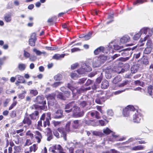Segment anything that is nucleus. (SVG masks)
I'll return each instance as SVG.
<instances>
[{
    "mask_svg": "<svg viewBox=\"0 0 153 153\" xmlns=\"http://www.w3.org/2000/svg\"><path fill=\"white\" fill-rule=\"evenodd\" d=\"M40 118H41V120L44 121L43 126L44 127H46L47 126H50V121L51 120L50 112L43 113L41 116Z\"/></svg>",
    "mask_w": 153,
    "mask_h": 153,
    "instance_id": "obj_1",
    "label": "nucleus"
},
{
    "mask_svg": "<svg viewBox=\"0 0 153 153\" xmlns=\"http://www.w3.org/2000/svg\"><path fill=\"white\" fill-rule=\"evenodd\" d=\"M72 116L73 117L79 118L82 117L84 114V112L83 111H81L79 107L77 106L76 104L73 110Z\"/></svg>",
    "mask_w": 153,
    "mask_h": 153,
    "instance_id": "obj_2",
    "label": "nucleus"
},
{
    "mask_svg": "<svg viewBox=\"0 0 153 153\" xmlns=\"http://www.w3.org/2000/svg\"><path fill=\"white\" fill-rule=\"evenodd\" d=\"M34 102L36 104L41 105L47 109L46 100L43 95L37 96L35 98Z\"/></svg>",
    "mask_w": 153,
    "mask_h": 153,
    "instance_id": "obj_3",
    "label": "nucleus"
},
{
    "mask_svg": "<svg viewBox=\"0 0 153 153\" xmlns=\"http://www.w3.org/2000/svg\"><path fill=\"white\" fill-rule=\"evenodd\" d=\"M32 124V122L28 114H26L24 116L22 122L20 123V125L19 126H22L23 124H26V125H25L24 127H26L27 126L29 127Z\"/></svg>",
    "mask_w": 153,
    "mask_h": 153,
    "instance_id": "obj_4",
    "label": "nucleus"
},
{
    "mask_svg": "<svg viewBox=\"0 0 153 153\" xmlns=\"http://www.w3.org/2000/svg\"><path fill=\"white\" fill-rule=\"evenodd\" d=\"M76 105L75 102L72 101L66 104L65 107V111L66 113L71 112L73 111V108H74Z\"/></svg>",
    "mask_w": 153,
    "mask_h": 153,
    "instance_id": "obj_5",
    "label": "nucleus"
},
{
    "mask_svg": "<svg viewBox=\"0 0 153 153\" xmlns=\"http://www.w3.org/2000/svg\"><path fill=\"white\" fill-rule=\"evenodd\" d=\"M135 108L132 105H128L123 111V114L125 117H128L129 115V113L131 111H134Z\"/></svg>",
    "mask_w": 153,
    "mask_h": 153,
    "instance_id": "obj_6",
    "label": "nucleus"
},
{
    "mask_svg": "<svg viewBox=\"0 0 153 153\" xmlns=\"http://www.w3.org/2000/svg\"><path fill=\"white\" fill-rule=\"evenodd\" d=\"M34 138L37 143H40L42 138L41 133L38 131H36L34 132Z\"/></svg>",
    "mask_w": 153,
    "mask_h": 153,
    "instance_id": "obj_7",
    "label": "nucleus"
},
{
    "mask_svg": "<svg viewBox=\"0 0 153 153\" xmlns=\"http://www.w3.org/2000/svg\"><path fill=\"white\" fill-rule=\"evenodd\" d=\"M57 130L61 134V136L63 137L65 141L67 140V136L68 131L63 127H59Z\"/></svg>",
    "mask_w": 153,
    "mask_h": 153,
    "instance_id": "obj_8",
    "label": "nucleus"
},
{
    "mask_svg": "<svg viewBox=\"0 0 153 153\" xmlns=\"http://www.w3.org/2000/svg\"><path fill=\"white\" fill-rule=\"evenodd\" d=\"M36 39V33H32L29 40V45L31 46H34L35 45V42Z\"/></svg>",
    "mask_w": 153,
    "mask_h": 153,
    "instance_id": "obj_9",
    "label": "nucleus"
},
{
    "mask_svg": "<svg viewBox=\"0 0 153 153\" xmlns=\"http://www.w3.org/2000/svg\"><path fill=\"white\" fill-rule=\"evenodd\" d=\"M30 119L32 120H35L38 119L39 118V113L38 111H35L33 112L28 115Z\"/></svg>",
    "mask_w": 153,
    "mask_h": 153,
    "instance_id": "obj_10",
    "label": "nucleus"
},
{
    "mask_svg": "<svg viewBox=\"0 0 153 153\" xmlns=\"http://www.w3.org/2000/svg\"><path fill=\"white\" fill-rule=\"evenodd\" d=\"M107 99L105 96H100V97H97L95 100V102L97 104H101L105 102Z\"/></svg>",
    "mask_w": 153,
    "mask_h": 153,
    "instance_id": "obj_11",
    "label": "nucleus"
},
{
    "mask_svg": "<svg viewBox=\"0 0 153 153\" xmlns=\"http://www.w3.org/2000/svg\"><path fill=\"white\" fill-rule=\"evenodd\" d=\"M66 89V88L65 87H62L60 88V90L62 92L64 96L66 99L67 98H68L71 95V93L68 91L65 90Z\"/></svg>",
    "mask_w": 153,
    "mask_h": 153,
    "instance_id": "obj_12",
    "label": "nucleus"
},
{
    "mask_svg": "<svg viewBox=\"0 0 153 153\" xmlns=\"http://www.w3.org/2000/svg\"><path fill=\"white\" fill-rule=\"evenodd\" d=\"M17 80L15 83V84L18 85L19 83H23L25 82V80L23 77L19 75L16 76Z\"/></svg>",
    "mask_w": 153,
    "mask_h": 153,
    "instance_id": "obj_13",
    "label": "nucleus"
},
{
    "mask_svg": "<svg viewBox=\"0 0 153 153\" xmlns=\"http://www.w3.org/2000/svg\"><path fill=\"white\" fill-rule=\"evenodd\" d=\"M101 64L100 62L99 59L97 57H95L93 59L92 62V65L93 67L96 68L100 66Z\"/></svg>",
    "mask_w": 153,
    "mask_h": 153,
    "instance_id": "obj_14",
    "label": "nucleus"
},
{
    "mask_svg": "<svg viewBox=\"0 0 153 153\" xmlns=\"http://www.w3.org/2000/svg\"><path fill=\"white\" fill-rule=\"evenodd\" d=\"M131 49V48H128L126 49L121 51L119 52V53H120V55L126 56L129 55L130 53L129 51Z\"/></svg>",
    "mask_w": 153,
    "mask_h": 153,
    "instance_id": "obj_15",
    "label": "nucleus"
},
{
    "mask_svg": "<svg viewBox=\"0 0 153 153\" xmlns=\"http://www.w3.org/2000/svg\"><path fill=\"white\" fill-rule=\"evenodd\" d=\"M141 117L139 114H135L133 116V121L134 123H138L140 122Z\"/></svg>",
    "mask_w": 153,
    "mask_h": 153,
    "instance_id": "obj_16",
    "label": "nucleus"
},
{
    "mask_svg": "<svg viewBox=\"0 0 153 153\" xmlns=\"http://www.w3.org/2000/svg\"><path fill=\"white\" fill-rule=\"evenodd\" d=\"M91 89L90 87H88L87 88H85L83 86L81 87L79 89L76 90V92L75 93V94H79L83 92L86 91L88 90H90Z\"/></svg>",
    "mask_w": 153,
    "mask_h": 153,
    "instance_id": "obj_17",
    "label": "nucleus"
},
{
    "mask_svg": "<svg viewBox=\"0 0 153 153\" xmlns=\"http://www.w3.org/2000/svg\"><path fill=\"white\" fill-rule=\"evenodd\" d=\"M63 116V111L61 110H57L54 114V117L55 118H60Z\"/></svg>",
    "mask_w": 153,
    "mask_h": 153,
    "instance_id": "obj_18",
    "label": "nucleus"
},
{
    "mask_svg": "<svg viewBox=\"0 0 153 153\" xmlns=\"http://www.w3.org/2000/svg\"><path fill=\"white\" fill-rule=\"evenodd\" d=\"M105 50V48L102 46H100L96 49L94 52L95 55H97L101 53H103Z\"/></svg>",
    "mask_w": 153,
    "mask_h": 153,
    "instance_id": "obj_19",
    "label": "nucleus"
},
{
    "mask_svg": "<svg viewBox=\"0 0 153 153\" xmlns=\"http://www.w3.org/2000/svg\"><path fill=\"white\" fill-rule=\"evenodd\" d=\"M80 120H74L72 123V127L73 129H77L79 127V122Z\"/></svg>",
    "mask_w": 153,
    "mask_h": 153,
    "instance_id": "obj_20",
    "label": "nucleus"
},
{
    "mask_svg": "<svg viewBox=\"0 0 153 153\" xmlns=\"http://www.w3.org/2000/svg\"><path fill=\"white\" fill-rule=\"evenodd\" d=\"M90 115L92 117L95 116V118L98 119L101 118L100 113L96 111H92L90 112Z\"/></svg>",
    "mask_w": 153,
    "mask_h": 153,
    "instance_id": "obj_21",
    "label": "nucleus"
},
{
    "mask_svg": "<svg viewBox=\"0 0 153 153\" xmlns=\"http://www.w3.org/2000/svg\"><path fill=\"white\" fill-rule=\"evenodd\" d=\"M99 59L100 62L101 64H102L105 63L107 59V56L104 55H100L98 56H97Z\"/></svg>",
    "mask_w": 153,
    "mask_h": 153,
    "instance_id": "obj_22",
    "label": "nucleus"
},
{
    "mask_svg": "<svg viewBox=\"0 0 153 153\" xmlns=\"http://www.w3.org/2000/svg\"><path fill=\"white\" fill-rule=\"evenodd\" d=\"M130 40V37L128 36H124L120 39V42L121 44H125L129 42Z\"/></svg>",
    "mask_w": 153,
    "mask_h": 153,
    "instance_id": "obj_23",
    "label": "nucleus"
},
{
    "mask_svg": "<svg viewBox=\"0 0 153 153\" xmlns=\"http://www.w3.org/2000/svg\"><path fill=\"white\" fill-rule=\"evenodd\" d=\"M141 63L143 64L147 65L149 63V60L146 56H143L141 59Z\"/></svg>",
    "mask_w": 153,
    "mask_h": 153,
    "instance_id": "obj_24",
    "label": "nucleus"
},
{
    "mask_svg": "<svg viewBox=\"0 0 153 153\" xmlns=\"http://www.w3.org/2000/svg\"><path fill=\"white\" fill-rule=\"evenodd\" d=\"M65 54H54L52 57V59L58 60L62 58H63L65 55Z\"/></svg>",
    "mask_w": 153,
    "mask_h": 153,
    "instance_id": "obj_25",
    "label": "nucleus"
},
{
    "mask_svg": "<svg viewBox=\"0 0 153 153\" xmlns=\"http://www.w3.org/2000/svg\"><path fill=\"white\" fill-rule=\"evenodd\" d=\"M39 104H37L36 103L33 105V108L35 109H40V110H46L47 109L45 108L42 106L41 105H39Z\"/></svg>",
    "mask_w": 153,
    "mask_h": 153,
    "instance_id": "obj_26",
    "label": "nucleus"
},
{
    "mask_svg": "<svg viewBox=\"0 0 153 153\" xmlns=\"http://www.w3.org/2000/svg\"><path fill=\"white\" fill-rule=\"evenodd\" d=\"M109 86V83L108 81L106 80H103L101 83V87L102 88L106 89Z\"/></svg>",
    "mask_w": 153,
    "mask_h": 153,
    "instance_id": "obj_27",
    "label": "nucleus"
},
{
    "mask_svg": "<svg viewBox=\"0 0 153 153\" xmlns=\"http://www.w3.org/2000/svg\"><path fill=\"white\" fill-rule=\"evenodd\" d=\"M38 148V147L37 145L36 144H34L29 147V151L30 152L33 151L35 152L37 150Z\"/></svg>",
    "mask_w": 153,
    "mask_h": 153,
    "instance_id": "obj_28",
    "label": "nucleus"
},
{
    "mask_svg": "<svg viewBox=\"0 0 153 153\" xmlns=\"http://www.w3.org/2000/svg\"><path fill=\"white\" fill-rule=\"evenodd\" d=\"M11 16L10 13L6 14L4 16V21L7 22H10L12 20Z\"/></svg>",
    "mask_w": 153,
    "mask_h": 153,
    "instance_id": "obj_29",
    "label": "nucleus"
},
{
    "mask_svg": "<svg viewBox=\"0 0 153 153\" xmlns=\"http://www.w3.org/2000/svg\"><path fill=\"white\" fill-rule=\"evenodd\" d=\"M144 147L142 145H138L132 147L131 149L132 151H137L143 149Z\"/></svg>",
    "mask_w": 153,
    "mask_h": 153,
    "instance_id": "obj_30",
    "label": "nucleus"
},
{
    "mask_svg": "<svg viewBox=\"0 0 153 153\" xmlns=\"http://www.w3.org/2000/svg\"><path fill=\"white\" fill-rule=\"evenodd\" d=\"M121 80V77L120 75H118L114 78L112 82L114 84H116Z\"/></svg>",
    "mask_w": 153,
    "mask_h": 153,
    "instance_id": "obj_31",
    "label": "nucleus"
},
{
    "mask_svg": "<svg viewBox=\"0 0 153 153\" xmlns=\"http://www.w3.org/2000/svg\"><path fill=\"white\" fill-rule=\"evenodd\" d=\"M18 68L20 71H23L25 70L26 68V65L23 63H19V64Z\"/></svg>",
    "mask_w": 153,
    "mask_h": 153,
    "instance_id": "obj_32",
    "label": "nucleus"
},
{
    "mask_svg": "<svg viewBox=\"0 0 153 153\" xmlns=\"http://www.w3.org/2000/svg\"><path fill=\"white\" fill-rule=\"evenodd\" d=\"M26 135L28 137L30 138L32 140L34 138V134H33L30 130L27 131L26 133Z\"/></svg>",
    "mask_w": 153,
    "mask_h": 153,
    "instance_id": "obj_33",
    "label": "nucleus"
},
{
    "mask_svg": "<svg viewBox=\"0 0 153 153\" xmlns=\"http://www.w3.org/2000/svg\"><path fill=\"white\" fill-rule=\"evenodd\" d=\"M46 135L47 137V140L48 141H50L53 138V136L51 131L47 132Z\"/></svg>",
    "mask_w": 153,
    "mask_h": 153,
    "instance_id": "obj_34",
    "label": "nucleus"
},
{
    "mask_svg": "<svg viewBox=\"0 0 153 153\" xmlns=\"http://www.w3.org/2000/svg\"><path fill=\"white\" fill-rule=\"evenodd\" d=\"M114 15L113 14H111L108 15L107 19L108 20L107 22V24H108L114 21Z\"/></svg>",
    "mask_w": 153,
    "mask_h": 153,
    "instance_id": "obj_35",
    "label": "nucleus"
},
{
    "mask_svg": "<svg viewBox=\"0 0 153 153\" xmlns=\"http://www.w3.org/2000/svg\"><path fill=\"white\" fill-rule=\"evenodd\" d=\"M67 87L72 91L73 94H74V91L76 89V87L74 86L73 84L69 83L68 84Z\"/></svg>",
    "mask_w": 153,
    "mask_h": 153,
    "instance_id": "obj_36",
    "label": "nucleus"
},
{
    "mask_svg": "<svg viewBox=\"0 0 153 153\" xmlns=\"http://www.w3.org/2000/svg\"><path fill=\"white\" fill-rule=\"evenodd\" d=\"M88 105V102L87 101H81L79 103V105L82 108H84Z\"/></svg>",
    "mask_w": 153,
    "mask_h": 153,
    "instance_id": "obj_37",
    "label": "nucleus"
},
{
    "mask_svg": "<svg viewBox=\"0 0 153 153\" xmlns=\"http://www.w3.org/2000/svg\"><path fill=\"white\" fill-rule=\"evenodd\" d=\"M57 97L58 98L63 100H65L66 99L64 96L63 93L62 92H59L57 95Z\"/></svg>",
    "mask_w": 153,
    "mask_h": 153,
    "instance_id": "obj_38",
    "label": "nucleus"
},
{
    "mask_svg": "<svg viewBox=\"0 0 153 153\" xmlns=\"http://www.w3.org/2000/svg\"><path fill=\"white\" fill-rule=\"evenodd\" d=\"M47 99L48 100H52V101H55V95L53 94H49L46 97Z\"/></svg>",
    "mask_w": 153,
    "mask_h": 153,
    "instance_id": "obj_39",
    "label": "nucleus"
},
{
    "mask_svg": "<svg viewBox=\"0 0 153 153\" xmlns=\"http://www.w3.org/2000/svg\"><path fill=\"white\" fill-rule=\"evenodd\" d=\"M71 124V121H69L67 122L65 126V129L68 131V132L70 131V126Z\"/></svg>",
    "mask_w": 153,
    "mask_h": 153,
    "instance_id": "obj_40",
    "label": "nucleus"
},
{
    "mask_svg": "<svg viewBox=\"0 0 153 153\" xmlns=\"http://www.w3.org/2000/svg\"><path fill=\"white\" fill-rule=\"evenodd\" d=\"M152 50V48L151 47H147L144 51V53L148 54L150 53Z\"/></svg>",
    "mask_w": 153,
    "mask_h": 153,
    "instance_id": "obj_41",
    "label": "nucleus"
},
{
    "mask_svg": "<svg viewBox=\"0 0 153 153\" xmlns=\"http://www.w3.org/2000/svg\"><path fill=\"white\" fill-rule=\"evenodd\" d=\"M153 89V87L152 85H150L148 87L147 92L150 96H152V91Z\"/></svg>",
    "mask_w": 153,
    "mask_h": 153,
    "instance_id": "obj_42",
    "label": "nucleus"
},
{
    "mask_svg": "<svg viewBox=\"0 0 153 153\" xmlns=\"http://www.w3.org/2000/svg\"><path fill=\"white\" fill-rule=\"evenodd\" d=\"M147 0H137L134 2L133 4L135 5H138L140 4H142L144 2H147Z\"/></svg>",
    "mask_w": 153,
    "mask_h": 153,
    "instance_id": "obj_43",
    "label": "nucleus"
},
{
    "mask_svg": "<svg viewBox=\"0 0 153 153\" xmlns=\"http://www.w3.org/2000/svg\"><path fill=\"white\" fill-rule=\"evenodd\" d=\"M58 147V145H55L54 146H52L50 148V150H51V151L53 153H56V152L55 151L56 150H57V148Z\"/></svg>",
    "mask_w": 153,
    "mask_h": 153,
    "instance_id": "obj_44",
    "label": "nucleus"
},
{
    "mask_svg": "<svg viewBox=\"0 0 153 153\" xmlns=\"http://www.w3.org/2000/svg\"><path fill=\"white\" fill-rule=\"evenodd\" d=\"M85 69V71L86 72H88L91 71L92 70L91 68L89 66L85 65L83 66Z\"/></svg>",
    "mask_w": 153,
    "mask_h": 153,
    "instance_id": "obj_45",
    "label": "nucleus"
},
{
    "mask_svg": "<svg viewBox=\"0 0 153 153\" xmlns=\"http://www.w3.org/2000/svg\"><path fill=\"white\" fill-rule=\"evenodd\" d=\"M91 33H89L88 34L85 35L83 37V40H87L89 39L91 37Z\"/></svg>",
    "mask_w": 153,
    "mask_h": 153,
    "instance_id": "obj_46",
    "label": "nucleus"
},
{
    "mask_svg": "<svg viewBox=\"0 0 153 153\" xmlns=\"http://www.w3.org/2000/svg\"><path fill=\"white\" fill-rule=\"evenodd\" d=\"M78 73L79 74H85V72L84 68H81L77 70Z\"/></svg>",
    "mask_w": 153,
    "mask_h": 153,
    "instance_id": "obj_47",
    "label": "nucleus"
},
{
    "mask_svg": "<svg viewBox=\"0 0 153 153\" xmlns=\"http://www.w3.org/2000/svg\"><path fill=\"white\" fill-rule=\"evenodd\" d=\"M57 150L59 151L58 153H66L64 150L60 145H58Z\"/></svg>",
    "mask_w": 153,
    "mask_h": 153,
    "instance_id": "obj_48",
    "label": "nucleus"
},
{
    "mask_svg": "<svg viewBox=\"0 0 153 153\" xmlns=\"http://www.w3.org/2000/svg\"><path fill=\"white\" fill-rule=\"evenodd\" d=\"M111 132H112V131L108 128H106L105 129H104L103 130V132L106 135H108Z\"/></svg>",
    "mask_w": 153,
    "mask_h": 153,
    "instance_id": "obj_49",
    "label": "nucleus"
},
{
    "mask_svg": "<svg viewBox=\"0 0 153 153\" xmlns=\"http://www.w3.org/2000/svg\"><path fill=\"white\" fill-rule=\"evenodd\" d=\"M32 143L31 140L29 139H27L26 140L25 143L24 145V146H29L32 144Z\"/></svg>",
    "mask_w": 153,
    "mask_h": 153,
    "instance_id": "obj_50",
    "label": "nucleus"
},
{
    "mask_svg": "<svg viewBox=\"0 0 153 153\" xmlns=\"http://www.w3.org/2000/svg\"><path fill=\"white\" fill-rule=\"evenodd\" d=\"M26 93V92L25 91H23V92L22 93L18 95V97L20 99H23L25 96V94Z\"/></svg>",
    "mask_w": 153,
    "mask_h": 153,
    "instance_id": "obj_51",
    "label": "nucleus"
},
{
    "mask_svg": "<svg viewBox=\"0 0 153 153\" xmlns=\"http://www.w3.org/2000/svg\"><path fill=\"white\" fill-rule=\"evenodd\" d=\"M54 17H52L49 19L47 22H48L49 23V25H53V22H54Z\"/></svg>",
    "mask_w": 153,
    "mask_h": 153,
    "instance_id": "obj_52",
    "label": "nucleus"
},
{
    "mask_svg": "<svg viewBox=\"0 0 153 153\" xmlns=\"http://www.w3.org/2000/svg\"><path fill=\"white\" fill-rule=\"evenodd\" d=\"M30 93L35 96L38 94V91L36 90L32 89L30 90Z\"/></svg>",
    "mask_w": 153,
    "mask_h": 153,
    "instance_id": "obj_53",
    "label": "nucleus"
},
{
    "mask_svg": "<svg viewBox=\"0 0 153 153\" xmlns=\"http://www.w3.org/2000/svg\"><path fill=\"white\" fill-rule=\"evenodd\" d=\"M23 55H24V56L26 58H29V57L30 56V54L28 52H27V51H26L25 50H24V51Z\"/></svg>",
    "mask_w": 153,
    "mask_h": 153,
    "instance_id": "obj_54",
    "label": "nucleus"
},
{
    "mask_svg": "<svg viewBox=\"0 0 153 153\" xmlns=\"http://www.w3.org/2000/svg\"><path fill=\"white\" fill-rule=\"evenodd\" d=\"M7 59V57L5 56H4L1 58H0V65H2Z\"/></svg>",
    "mask_w": 153,
    "mask_h": 153,
    "instance_id": "obj_55",
    "label": "nucleus"
},
{
    "mask_svg": "<svg viewBox=\"0 0 153 153\" xmlns=\"http://www.w3.org/2000/svg\"><path fill=\"white\" fill-rule=\"evenodd\" d=\"M53 135L57 138H59V134L57 130H54L53 131Z\"/></svg>",
    "mask_w": 153,
    "mask_h": 153,
    "instance_id": "obj_56",
    "label": "nucleus"
},
{
    "mask_svg": "<svg viewBox=\"0 0 153 153\" xmlns=\"http://www.w3.org/2000/svg\"><path fill=\"white\" fill-rule=\"evenodd\" d=\"M33 51L34 52L36 53V54L37 55H40L42 53H43L41 51H39V50H37L36 48H34L33 49Z\"/></svg>",
    "mask_w": 153,
    "mask_h": 153,
    "instance_id": "obj_57",
    "label": "nucleus"
},
{
    "mask_svg": "<svg viewBox=\"0 0 153 153\" xmlns=\"http://www.w3.org/2000/svg\"><path fill=\"white\" fill-rule=\"evenodd\" d=\"M62 75L60 74H58L57 75L55 76L54 77V79L56 80H60L62 78Z\"/></svg>",
    "mask_w": 153,
    "mask_h": 153,
    "instance_id": "obj_58",
    "label": "nucleus"
},
{
    "mask_svg": "<svg viewBox=\"0 0 153 153\" xmlns=\"http://www.w3.org/2000/svg\"><path fill=\"white\" fill-rule=\"evenodd\" d=\"M130 56L129 57H120L119 59L120 61L122 62H125L126 61L128 60L129 58H130Z\"/></svg>",
    "mask_w": 153,
    "mask_h": 153,
    "instance_id": "obj_59",
    "label": "nucleus"
},
{
    "mask_svg": "<svg viewBox=\"0 0 153 153\" xmlns=\"http://www.w3.org/2000/svg\"><path fill=\"white\" fill-rule=\"evenodd\" d=\"M79 66V64L77 63H76L72 64L71 66V69L74 70L76 68Z\"/></svg>",
    "mask_w": 153,
    "mask_h": 153,
    "instance_id": "obj_60",
    "label": "nucleus"
},
{
    "mask_svg": "<svg viewBox=\"0 0 153 153\" xmlns=\"http://www.w3.org/2000/svg\"><path fill=\"white\" fill-rule=\"evenodd\" d=\"M61 83V82H55L52 84V86L53 87L56 88L60 85Z\"/></svg>",
    "mask_w": 153,
    "mask_h": 153,
    "instance_id": "obj_61",
    "label": "nucleus"
},
{
    "mask_svg": "<svg viewBox=\"0 0 153 153\" xmlns=\"http://www.w3.org/2000/svg\"><path fill=\"white\" fill-rule=\"evenodd\" d=\"M140 33H137L133 37V39L135 40H137L140 38Z\"/></svg>",
    "mask_w": 153,
    "mask_h": 153,
    "instance_id": "obj_62",
    "label": "nucleus"
},
{
    "mask_svg": "<svg viewBox=\"0 0 153 153\" xmlns=\"http://www.w3.org/2000/svg\"><path fill=\"white\" fill-rule=\"evenodd\" d=\"M17 103L16 101H14L9 108V110H10L12 109L15 106H16Z\"/></svg>",
    "mask_w": 153,
    "mask_h": 153,
    "instance_id": "obj_63",
    "label": "nucleus"
},
{
    "mask_svg": "<svg viewBox=\"0 0 153 153\" xmlns=\"http://www.w3.org/2000/svg\"><path fill=\"white\" fill-rule=\"evenodd\" d=\"M93 82V81L90 79H88L86 81L85 84V85L86 86H88L91 84H92Z\"/></svg>",
    "mask_w": 153,
    "mask_h": 153,
    "instance_id": "obj_64",
    "label": "nucleus"
}]
</instances>
